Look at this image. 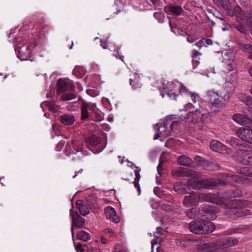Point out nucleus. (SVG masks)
Segmentation results:
<instances>
[{
    "mask_svg": "<svg viewBox=\"0 0 252 252\" xmlns=\"http://www.w3.org/2000/svg\"><path fill=\"white\" fill-rule=\"evenodd\" d=\"M191 176L192 177L188 181L187 185L194 189H209L218 185L223 186L231 182V176L227 174L220 175L216 180L213 179L202 180L201 174L196 172H192Z\"/></svg>",
    "mask_w": 252,
    "mask_h": 252,
    "instance_id": "obj_1",
    "label": "nucleus"
},
{
    "mask_svg": "<svg viewBox=\"0 0 252 252\" xmlns=\"http://www.w3.org/2000/svg\"><path fill=\"white\" fill-rule=\"evenodd\" d=\"M230 192H225L223 195V198L220 199L218 202V205L222 208H229L230 212L237 217H244L252 214V209H248L245 208L247 205V202L246 201H241L239 199L229 200L228 197L230 196L233 197L235 196L229 195Z\"/></svg>",
    "mask_w": 252,
    "mask_h": 252,
    "instance_id": "obj_2",
    "label": "nucleus"
},
{
    "mask_svg": "<svg viewBox=\"0 0 252 252\" xmlns=\"http://www.w3.org/2000/svg\"><path fill=\"white\" fill-rule=\"evenodd\" d=\"M222 67L223 72L222 77L225 83L235 85L237 81L238 74L233 61V54L231 52H226L223 56Z\"/></svg>",
    "mask_w": 252,
    "mask_h": 252,
    "instance_id": "obj_3",
    "label": "nucleus"
},
{
    "mask_svg": "<svg viewBox=\"0 0 252 252\" xmlns=\"http://www.w3.org/2000/svg\"><path fill=\"white\" fill-rule=\"evenodd\" d=\"M206 96L213 107L217 108L224 107L230 97V94L225 89H210L207 91Z\"/></svg>",
    "mask_w": 252,
    "mask_h": 252,
    "instance_id": "obj_4",
    "label": "nucleus"
},
{
    "mask_svg": "<svg viewBox=\"0 0 252 252\" xmlns=\"http://www.w3.org/2000/svg\"><path fill=\"white\" fill-rule=\"evenodd\" d=\"M191 232L196 234H203L213 232L215 229L214 224L208 220H193L189 224Z\"/></svg>",
    "mask_w": 252,
    "mask_h": 252,
    "instance_id": "obj_5",
    "label": "nucleus"
},
{
    "mask_svg": "<svg viewBox=\"0 0 252 252\" xmlns=\"http://www.w3.org/2000/svg\"><path fill=\"white\" fill-rule=\"evenodd\" d=\"M90 114H93L95 121L101 122L104 119L103 114L96 107L95 103L83 102L81 107V119L87 120Z\"/></svg>",
    "mask_w": 252,
    "mask_h": 252,
    "instance_id": "obj_6",
    "label": "nucleus"
},
{
    "mask_svg": "<svg viewBox=\"0 0 252 252\" xmlns=\"http://www.w3.org/2000/svg\"><path fill=\"white\" fill-rule=\"evenodd\" d=\"M35 46L34 43H28L27 41L23 40L22 43H19L15 47V51L18 52V57L21 61L28 60Z\"/></svg>",
    "mask_w": 252,
    "mask_h": 252,
    "instance_id": "obj_7",
    "label": "nucleus"
},
{
    "mask_svg": "<svg viewBox=\"0 0 252 252\" xmlns=\"http://www.w3.org/2000/svg\"><path fill=\"white\" fill-rule=\"evenodd\" d=\"M188 94L190 96L192 101L195 104L194 105L189 103L186 104V109H190L192 108L195 109L190 111L188 113V118L193 117V119L196 120L198 117L201 115L200 106L198 103L200 100L199 95L195 93H191V92H187Z\"/></svg>",
    "mask_w": 252,
    "mask_h": 252,
    "instance_id": "obj_8",
    "label": "nucleus"
},
{
    "mask_svg": "<svg viewBox=\"0 0 252 252\" xmlns=\"http://www.w3.org/2000/svg\"><path fill=\"white\" fill-rule=\"evenodd\" d=\"M210 148L214 151L222 154H231L232 153L231 149L217 140H213L211 142Z\"/></svg>",
    "mask_w": 252,
    "mask_h": 252,
    "instance_id": "obj_9",
    "label": "nucleus"
},
{
    "mask_svg": "<svg viewBox=\"0 0 252 252\" xmlns=\"http://www.w3.org/2000/svg\"><path fill=\"white\" fill-rule=\"evenodd\" d=\"M70 214L72 217L71 231L73 234L74 228H80L84 226L85 220L79 215L77 213L74 212L72 209L70 210Z\"/></svg>",
    "mask_w": 252,
    "mask_h": 252,
    "instance_id": "obj_10",
    "label": "nucleus"
},
{
    "mask_svg": "<svg viewBox=\"0 0 252 252\" xmlns=\"http://www.w3.org/2000/svg\"><path fill=\"white\" fill-rule=\"evenodd\" d=\"M198 203V197L197 196V193L194 192L188 193L185 195L183 200L184 205L188 207L195 206Z\"/></svg>",
    "mask_w": 252,
    "mask_h": 252,
    "instance_id": "obj_11",
    "label": "nucleus"
},
{
    "mask_svg": "<svg viewBox=\"0 0 252 252\" xmlns=\"http://www.w3.org/2000/svg\"><path fill=\"white\" fill-rule=\"evenodd\" d=\"M252 134V129L245 127H241L237 131V135L242 140L248 143L250 142L251 135Z\"/></svg>",
    "mask_w": 252,
    "mask_h": 252,
    "instance_id": "obj_12",
    "label": "nucleus"
},
{
    "mask_svg": "<svg viewBox=\"0 0 252 252\" xmlns=\"http://www.w3.org/2000/svg\"><path fill=\"white\" fill-rule=\"evenodd\" d=\"M105 214L107 219L111 220L115 223L120 221V219L117 215L115 209L112 207L108 206L105 209Z\"/></svg>",
    "mask_w": 252,
    "mask_h": 252,
    "instance_id": "obj_13",
    "label": "nucleus"
},
{
    "mask_svg": "<svg viewBox=\"0 0 252 252\" xmlns=\"http://www.w3.org/2000/svg\"><path fill=\"white\" fill-rule=\"evenodd\" d=\"M233 120L238 124L248 127H251V121L247 117L240 114H235L233 116Z\"/></svg>",
    "mask_w": 252,
    "mask_h": 252,
    "instance_id": "obj_14",
    "label": "nucleus"
},
{
    "mask_svg": "<svg viewBox=\"0 0 252 252\" xmlns=\"http://www.w3.org/2000/svg\"><path fill=\"white\" fill-rule=\"evenodd\" d=\"M240 155V160L244 164L252 165V152L251 151H242Z\"/></svg>",
    "mask_w": 252,
    "mask_h": 252,
    "instance_id": "obj_15",
    "label": "nucleus"
},
{
    "mask_svg": "<svg viewBox=\"0 0 252 252\" xmlns=\"http://www.w3.org/2000/svg\"><path fill=\"white\" fill-rule=\"evenodd\" d=\"M71 84L72 83L70 81L59 79L58 82V94H60L67 91L69 85L70 86L71 90H72Z\"/></svg>",
    "mask_w": 252,
    "mask_h": 252,
    "instance_id": "obj_16",
    "label": "nucleus"
},
{
    "mask_svg": "<svg viewBox=\"0 0 252 252\" xmlns=\"http://www.w3.org/2000/svg\"><path fill=\"white\" fill-rule=\"evenodd\" d=\"M156 239L154 242H152V245L160 243L162 239L165 238L166 235L164 230L161 228H157V231L154 234Z\"/></svg>",
    "mask_w": 252,
    "mask_h": 252,
    "instance_id": "obj_17",
    "label": "nucleus"
},
{
    "mask_svg": "<svg viewBox=\"0 0 252 252\" xmlns=\"http://www.w3.org/2000/svg\"><path fill=\"white\" fill-rule=\"evenodd\" d=\"M227 13L231 16H235L237 17L240 18L242 20H244L243 15H242V10L240 6H235L232 8L230 6V8L227 10Z\"/></svg>",
    "mask_w": 252,
    "mask_h": 252,
    "instance_id": "obj_18",
    "label": "nucleus"
},
{
    "mask_svg": "<svg viewBox=\"0 0 252 252\" xmlns=\"http://www.w3.org/2000/svg\"><path fill=\"white\" fill-rule=\"evenodd\" d=\"M59 119L64 125H71L75 121L74 116L70 114H63L59 117Z\"/></svg>",
    "mask_w": 252,
    "mask_h": 252,
    "instance_id": "obj_19",
    "label": "nucleus"
},
{
    "mask_svg": "<svg viewBox=\"0 0 252 252\" xmlns=\"http://www.w3.org/2000/svg\"><path fill=\"white\" fill-rule=\"evenodd\" d=\"M178 162L180 165L185 166H191L193 165V161L191 159L184 155L178 157Z\"/></svg>",
    "mask_w": 252,
    "mask_h": 252,
    "instance_id": "obj_20",
    "label": "nucleus"
},
{
    "mask_svg": "<svg viewBox=\"0 0 252 252\" xmlns=\"http://www.w3.org/2000/svg\"><path fill=\"white\" fill-rule=\"evenodd\" d=\"M76 237L79 240L87 242L90 240L91 235L89 232L84 230H80L78 232Z\"/></svg>",
    "mask_w": 252,
    "mask_h": 252,
    "instance_id": "obj_21",
    "label": "nucleus"
},
{
    "mask_svg": "<svg viewBox=\"0 0 252 252\" xmlns=\"http://www.w3.org/2000/svg\"><path fill=\"white\" fill-rule=\"evenodd\" d=\"M213 1L219 7H222L226 10L230 8L231 6L229 0H213Z\"/></svg>",
    "mask_w": 252,
    "mask_h": 252,
    "instance_id": "obj_22",
    "label": "nucleus"
},
{
    "mask_svg": "<svg viewBox=\"0 0 252 252\" xmlns=\"http://www.w3.org/2000/svg\"><path fill=\"white\" fill-rule=\"evenodd\" d=\"M239 46L243 50L244 52L249 54V58H252V45L251 44H243L240 43Z\"/></svg>",
    "mask_w": 252,
    "mask_h": 252,
    "instance_id": "obj_23",
    "label": "nucleus"
},
{
    "mask_svg": "<svg viewBox=\"0 0 252 252\" xmlns=\"http://www.w3.org/2000/svg\"><path fill=\"white\" fill-rule=\"evenodd\" d=\"M168 136L167 128L164 126L161 125L158 128V132L156 134L154 139L156 140L161 136L166 137Z\"/></svg>",
    "mask_w": 252,
    "mask_h": 252,
    "instance_id": "obj_24",
    "label": "nucleus"
},
{
    "mask_svg": "<svg viewBox=\"0 0 252 252\" xmlns=\"http://www.w3.org/2000/svg\"><path fill=\"white\" fill-rule=\"evenodd\" d=\"M186 185L183 184L182 183L179 182L176 183L174 186V190L179 193H187L185 189Z\"/></svg>",
    "mask_w": 252,
    "mask_h": 252,
    "instance_id": "obj_25",
    "label": "nucleus"
},
{
    "mask_svg": "<svg viewBox=\"0 0 252 252\" xmlns=\"http://www.w3.org/2000/svg\"><path fill=\"white\" fill-rule=\"evenodd\" d=\"M198 197V201L199 200L202 201H206L208 202H212L213 201V196L211 194H206L205 193H197Z\"/></svg>",
    "mask_w": 252,
    "mask_h": 252,
    "instance_id": "obj_26",
    "label": "nucleus"
},
{
    "mask_svg": "<svg viewBox=\"0 0 252 252\" xmlns=\"http://www.w3.org/2000/svg\"><path fill=\"white\" fill-rule=\"evenodd\" d=\"M169 11L175 15H179L183 12V10L181 6L176 5H171L168 7Z\"/></svg>",
    "mask_w": 252,
    "mask_h": 252,
    "instance_id": "obj_27",
    "label": "nucleus"
},
{
    "mask_svg": "<svg viewBox=\"0 0 252 252\" xmlns=\"http://www.w3.org/2000/svg\"><path fill=\"white\" fill-rule=\"evenodd\" d=\"M77 205L80 213L82 216H85L90 213L89 209L86 205L82 204H79L78 202L77 203Z\"/></svg>",
    "mask_w": 252,
    "mask_h": 252,
    "instance_id": "obj_28",
    "label": "nucleus"
},
{
    "mask_svg": "<svg viewBox=\"0 0 252 252\" xmlns=\"http://www.w3.org/2000/svg\"><path fill=\"white\" fill-rule=\"evenodd\" d=\"M134 174H135V178H134L133 177L131 180H133V179H134V181L132 182V183H133L135 188H136L137 189V190H138L139 194H140V186L138 183L139 181L140 180V176L138 171L135 170V171H134Z\"/></svg>",
    "mask_w": 252,
    "mask_h": 252,
    "instance_id": "obj_29",
    "label": "nucleus"
},
{
    "mask_svg": "<svg viewBox=\"0 0 252 252\" xmlns=\"http://www.w3.org/2000/svg\"><path fill=\"white\" fill-rule=\"evenodd\" d=\"M240 173L244 176L252 178V167H244L240 169Z\"/></svg>",
    "mask_w": 252,
    "mask_h": 252,
    "instance_id": "obj_30",
    "label": "nucleus"
},
{
    "mask_svg": "<svg viewBox=\"0 0 252 252\" xmlns=\"http://www.w3.org/2000/svg\"><path fill=\"white\" fill-rule=\"evenodd\" d=\"M100 142V138L94 135L91 136L89 139V143L93 146H96Z\"/></svg>",
    "mask_w": 252,
    "mask_h": 252,
    "instance_id": "obj_31",
    "label": "nucleus"
},
{
    "mask_svg": "<svg viewBox=\"0 0 252 252\" xmlns=\"http://www.w3.org/2000/svg\"><path fill=\"white\" fill-rule=\"evenodd\" d=\"M61 99L64 101H69L76 98V95L72 93H64L61 96Z\"/></svg>",
    "mask_w": 252,
    "mask_h": 252,
    "instance_id": "obj_32",
    "label": "nucleus"
},
{
    "mask_svg": "<svg viewBox=\"0 0 252 252\" xmlns=\"http://www.w3.org/2000/svg\"><path fill=\"white\" fill-rule=\"evenodd\" d=\"M154 17L158 21L159 23H162L164 22L165 18L164 14L161 12H155L154 14Z\"/></svg>",
    "mask_w": 252,
    "mask_h": 252,
    "instance_id": "obj_33",
    "label": "nucleus"
},
{
    "mask_svg": "<svg viewBox=\"0 0 252 252\" xmlns=\"http://www.w3.org/2000/svg\"><path fill=\"white\" fill-rule=\"evenodd\" d=\"M201 55L200 53L197 51L195 50L192 51V61L194 63H196L197 64H198L199 63L200 58L199 56Z\"/></svg>",
    "mask_w": 252,
    "mask_h": 252,
    "instance_id": "obj_34",
    "label": "nucleus"
},
{
    "mask_svg": "<svg viewBox=\"0 0 252 252\" xmlns=\"http://www.w3.org/2000/svg\"><path fill=\"white\" fill-rule=\"evenodd\" d=\"M129 84L133 89H137L141 87V84L138 80H132L131 78L129 79Z\"/></svg>",
    "mask_w": 252,
    "mask_h": 252,
    "instance_id": "obj_35",
    "label": "nucleus"
},
{
    "mask_svg": "<svg viewBox=\"0 0 252 252\" xmlns=\"http://www.w3.org/2000/svg\"><path fill=\"white\" fill-rule=\"evenodd\" d=\"M228 240L227 247H232L237 245L238 243V240L233 237H227Z\"/></svg>",
    "mask_w": 252,
    "mask_h": 252,
    "instance_id": "obj_36",
    "label": "nucleus"
},
{
    "mask_svg": "<svg viewBox=\"0 0 252 252\" xmlns=\"http://www.w3.org/2000/svg\"><path fill=\"white\" fill-rule=\"evenodd\" d=\"M114 252H127V249L124 244H118L115 248Z\"/></svg>",
    "mask_w": 252,
    "mask_h": 252,
    "instance_id": "obj_37",
    "label": "nucleus"
},
{
    "mask_svg": "<svg viewBox=\"0 0 252 252\" xmlns=\"http://www.w3.org/2000/svg\"><path fill=\"white\" fill-rule=\"evenodd\" d=\"M167 94L173 100H177V98L180 97V94L174 92V90H169L167 92Z\"/></svg>",
    "mask_w": 252,
    "mask_h": 252,
    "instance_id": "obj_38",
    "label": "nucleus"
},
{
    "mask_svg": "<svg viewBox=\"0 0 252 252\" xmlns=\"http://www.w3.org/2000/svg\"><path fill=\"white\" fill-rule=\"evenodd\" d=\"M184 170L182 168L175 169L172 171V174L175 177H181L183 175Z\"/></svg>",
    "mask_w": 252,
    "mask_h": 252,
    "instance_id": "obj_39",
    "label": "nucleus"
},
{
    "mask_svg": "<svg viewBox=\"0 0 252 252\" xmlns=\"http://www.w3.org/2000/svg\"><path fill=\"white\" fill-rule=\"evenodd\" d=\"M227 237L219 239V244H218V248L220 247H224V248L227 247L228 240H227Z\"/></svg>",
    "mask_w": 252,
    "mask_h": 252,
    "instance_id": "obj_40",
    "label": "nucleus"
},
{
    "mask_svg": "<svg viewBox=\"0 0 252 252\" xmlns=\"http://www.w3.org/2000/svg\"><path fill=\"white\" fill-rule=\"evenodd\" d=\"M227 143H229L230 146L234 148H237L239 145L238 140L236 138H232L230 140H227Z\"/></svg>",
    "mask_w": 252,
    "mask_h": 252,
    "instance_id": "obj_41",
    "label": "nucleus"
},
{
    "mask_svg": "<svg viewBox=\"0 0 252 252\" xmlns=\"http://www.w3.org/2000/svg\"><path fill=\"white\" fill-rule=\"evenodd\" d=\"M242 101L245 103L250 108H252V97L250 96H247L246 98Z\"/></svg>",
    "mask_w": 252,
    "mask_h": 252,
    "instance_id": "obj_42",
    "label": "nucleus"
},
{
    "mask_svg": "<svg viewBox=\"0 0 252 252\" xmlns=\"http://www.w3.org/2000/svg\"><path fill=\"white\" fill-rule=\"evenodd\" d=\"M195 209L194 208H191L189 209L187 212V216L190 219H194L195 218Z\"/></svg>",
    "mask_w": 252,
    "mask_h": 252,
    "instance_id": "obj_43",
    "label": "nucleus"
},
{
    "mask_svg": "<svg viewBox=\"0 0 252 252\" xmlns=\"http://www.w3.org/2000/svg\"><path fill=\"white\" fill-rule=\"evenodd\" d=\"M207 40L206 39L203 38L196 42L194 45L198 48H201L202 47L205 46Z\"/></svg>",
    "mask_w": 252,
    "mask_h": 252,
    "instance_id": "obj_44",
    "label": "nucleus"
},
{
    "mask_svg": "<svg viewBox=\"0 0 252 252\" xmlns=\"http://www.w3.org/2000/svg\"><path fill=\"white\" fill-rule=\"evenodd\" d=\"M108 42V38L106 37L105 38H103L101 39L100 41V45L103 49L107 48V43Z\"/></svg>",
    "mask_w": 252,
    "mask_h": 252,
    "instance_id": "obj_45",
    "label": "nucleus"
},
{
    "mask_svg": "<svg viewBox=\"0 0 252 252\" xmlns=\"http://www.w3.org/2000/svg\"><path fill=\"white\" fill-rule=\"evenodd\" d=\"M104 232L105 234H107V233L111 234V235L110 236H116L117 235L116 232H114L112 229L109 228L104 229Z\"/></svg>",
    "mask_w": 252,
    "mask_h": 252,
    "instance_id": "obj_46",
    "label": "nucleus"
},
{
    "mask_svg": "<svg viewBox=\"0 0 252 252\" xmlns=\"http://www.w3.org/2000/svg\"><path fill=\"white\" fill-rule=\"evenodd\" d=\"M240 2L245 7H248L251 4V2L248 0H240Z\"/></svg>",
    "mask_w": 252,
    "mask_h": 252,
    "instance_id": "obj_47",
    "label": "nucleus"
},
{
    "mask_svg": "<svg viewBox=\"0 0 252 252\" xmlns=\"http://www.w3.org/2000/svg\"><path fill=\"white\" fill-rule=\"evenodd\" d=\"M196 37L194 35H188L187 38V40L188 42L191 43L196 40Z\"/></svg>",
    "mask_w": 252,
    "mask_h": 252,
    "instance_id": "obj_48",
    "label": "nucleus"
},
{
    "mask_svg": "<svg viewBox=\"0 0 252 252\" xmlns=\"http://www.w3.org/2000/svg\"><path fill=\"white\" fill-rule=\"evenodd\" d=\"M75 249L77 251H82V245L79 243H77L75 245Z\"/></svg>",
    "mask_w": 252,
    "mask_h": 252,
    "instance_id": "obj_49",
    "label": "nucleus"
},
{
    "mask_svg": "<svg viewBox=\"0 0 252 252\" xmlns=\"http://www.w3.org/2000/svg\"><path fill=\"white\" fill-rule=\"evenodd\" d=\"M204 216H206V218H207V219H214V218L215 217V214H214L209 215V214H208V213H206V214L204 215Z\"/></svg>",
    "mask_w": 252,
    "mask_h": 252,
    "instance_id": "obj_50",
    "label": "nucleus"
},
{
    "mask_svg": "<svg viewBox=\"0 0 252 252\" xmlns=\"http://www.w3.org/2000/svg\"><path fill=\"white\" fill-rule=\"evenodd\" d=\"M169 88H174L175 89V88H177V86H176L174 83H171L168 84Z\"/></svg>",
    "mask_w": 252,
    "mask_h": 252,
    "instance_id": "obj_51",
    "label": "nucleus"
},
{
    "mask_svg": "<svg viewBox=\"0 0 252 252\" xmlns=\"http://www.w3.org/2000/svg\"><path fill=\"white\" fill-rule=\"evenodd\" d=\"M101 242L103 244H106L107 243V240L105 238L102 237L101 238Z\"/></svg>",
    "mask_w": 252,
    "mask_h": 252,
    "instance_id": "obj_52",
    "label": "nucleus"
},
{
    "mask_svg": "<svg viewBox=\"0 0 252 252\" xmlns=\"http://www.w3.org/2000/svg\"><path fill=\"white\" fill-rule=\"evenodd\" d=\"M195 159L197 162H198L199 164H200L202 162V158L200 157H196Z\"/></svg>",
    "mask_w": 252,
    "mask_h": 252,
    "instance_id": "obj_53",
    "label": "nucleus"
},
{
    "mask_svg": "<svg viewBox=\"0 0 252 252\" xmlns=\"http://www.w3.org/2000/svg\"><path fill=\"white\" fill-rule=\"evenodd\" d=\"M80 69L79 67H75L74 69L73 70V73L77 75L76 72L78 70V69Z\"/></svg>",
    "mask_w": 252,
    "mask_h": 252,
    "instance_id": "obj_54",
    "label": "nucleus"
},
{
    "mask_svg": "<svg viewBox=\"0 0 252 252\" xmlns=\"http://www.w3.org/2000/svg\"><path fill=\"white\" fill-rule=\"evenodd\" d=\"M249 73L250 75L252 77V66L249 69Z\"/></svg>",
    "mask_w": 252,
    "mask_h": 252,
    "instance_id": "obj_55",
    "label": "nucleus"
},
{
    "mask_svg": "<svg viewBox=\"0 0 252 252\" xmlns=\"http://www.w3.org/2000/svg\"><path fill=\"white\" fill-rule=\"evenodd\" d=\"M169 24L170 27V28H171V31H172V32H174V31H173V30L172 27V24H171V22H170V21H169Z\"/></svg>",
    "mask_w": 252,
    "mask_h": 252,
    "instance_id": "obj_56",
    "label": "nucleus"
},
{
    "mask_svg": "<svg viewBox=\"0 0 252 252\" xmlns=\"http://www.w3.org/2000/svg\"><path fill=\"white\" fill-rule=\"evenodd\" d=\"M248 26L249 27H252V23L251 22L250 23H248Z\"/></svg>",
    "mask_w": 252,
    "mask_h": 252,
    "instance_id": "obj_57",
    "label": "nucleus"
},
{
    "mask_svg": "<svg viewBox=\"0 0 252 252\" xmlns=\"http://www.w3.org/2000/svg\"><path fill=\"white\" fill-rule=\"evenodd\" d=\"M73 46V42H72V44H71V46L69 47V49H72Z\"/></svg>",
    "mask_w": 252,
    "mask_h": 252,
    "instance_id": "obj_58",
    "label": "nucleus"
},
{
    "mask_svg": "<svg viewBox=\"0 0 252 252\" xmlns=\"http://www.w3.org/2000/svg\"><path fill=\"white\" fill-rule=\"evenodd\" d=\"M250 16H251V18L252 19V10H251V13H250Z\"/></svg>",
    "mask_w": 252,
    "mask_h": 252,
    "instance_id": "obj_59",
    "label": "nucleus"
},
{
    "mask_svg": "<svg viewBox=\"0 0 252 252\" xmlns=\"http://www.w3.org/2000/svg\"><path fill=\"white\" fill-rule=\"evenodd\" d=\"M83 74V72L82 73H81V74L79 76V77H81Z\"/></svg>",
    "mask_w": 252,
    "mask_h": 252,
    "instance_id": "obj_60",
    "label": "nucleus"
},
{
    "mask_svg": "<svg viewBox=\"0 0 252 252\" xmlns=\"http://www.w3.org/2000/svg\"><path fill=\"white\" fill-rule=\"evenodd\" d=\"M82 171H83V170H82V169H80V170L79 171V172L81 173Z\"/></svg>",
    "mask_w": 252,
    "mask_h": 252,
    "instance_id": "obj_61",
    "label": "nucleus"
},
{
    "mask_svg": "<svg viewBox=\"0 0 252 252\" xmlns=\"http://www.w3.org/2000/svg\"><path fill=\"white\" fill-rule=\"evenodd\" d=\"M124 180H128V181H130V179H124Z\"/></svg>",
    "mask_w": 252,
    "mask_h": 252,
    "instance_id": "obj_62",
    "label": "nucleus"
},
{
    "mask_svg": "<svg viewBox=\"0 0 252 252\" xmlns=\"http://www.w3.org/2000/svg\"><path fill=\"white\" fill-rule=\"evenodd\" d=\"M114 56L116 57L117 58H118L117 56L116 55H113Z\"/></svg>",
    "mask_w": 252,
    "mask_h": 252,
    "instance_id": "obj_63",
    "label": "nucleus"
},
{
    "mask_svg": "<svg viewBox=\"0 0 252 252\" xmlns=\"http://www.w3.org/2000/svg\"><path fill=\"white\" fill-rule=\"evenodd\" d=\"M98 38V37H95L94 40H95L96 39H97Z\"/></svg>",
    "mask_w": 252,
    "mask_h": 252,
    "instance_id": "obj_64",
    "label": "nucleus"
}]
</instances>
